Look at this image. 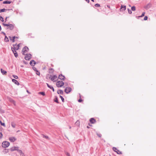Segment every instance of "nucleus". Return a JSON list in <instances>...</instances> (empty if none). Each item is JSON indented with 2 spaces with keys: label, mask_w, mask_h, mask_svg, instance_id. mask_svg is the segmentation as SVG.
Returning <instances> with one entry per match:
<instances>
[{
  "label": "nucleus",
  "mask_w": 156,
  "mask_h": 156,
  "mask_svg": "<svg viewBox=\"0 0 156 156\" xmlns=\"http://www.w3.org/2000/svg\"><path fill=\"white\" fill-rule=\"evenodd\" d=\"M97 135L99 137H101L102 136L101 134L100 133H97Z\"/></svg>",
  "instance_id": "obj_43"
},
{
  "label": "nucleus",
  "mask_w": 156,
  "mask_h": 156,
  "mask_svg": "<svg viewBox=\"0 0 156 156\" xmlns=\"http://www.w3.org/2000/svg\"><path fill=\"white\" fill-rule=\"evenodd\" d=\"M72 90V88L69 87H66L64 90V91L67 94L69 93Z\"/></svg>",
  "instance_id": "obj_5"
},
{
  "label": "nucleus",
  "mask_w": 156,
  "mask_h": 156,
  "mask_svg": "<svg viewBox=\"0 0 156 156\" xmlns=\"http://www.w3.org/2000/svg\"><path fill=\"white\" fill-rule=\"evenodd\" d=\"M12 81L16 85H19L20 84V83L18 82L15 79H12Z\"/></svg>",
  "instance_id": "obj_15"
},
{
  "label": "nucleus",
  "mask_w": 156,
  "mask_h": 156,
  "mask_svg": "<svg viewBox=\"0 0 156 156\" xmlns=\"http://www.w3.org/2000/svg\"><path fill=\"white\" fill-rule=\"evenodd\" d=\"M11 124V126H12V127L13 128H15L16 125L14 122H12Z\"/></svg>",
  "instance_id": "obj_25"
},
{
  "label": "nucleus",
  "mask_w": 156,
  "mask_h": 156,
  "mask_svg": "<svg viewBox=\"0 0 156 156\" xmlns=\"http://www.w3.org/2000/svg\"><path fill=\"white\" fill-rule=\"evenodd\" d=\"M49 88H50V89L52 90V91L54 92L55 91V90L53 88V87L51 86L49 87Z\"/></svg>",
  "instance_id": "obj_37"
},
{
  "label": "nucleus",
  "mask_w": 156,
  "mask_h": 156,
  "mask_svg": "<svg viewBox=\"0 0 156 156\" xmlns=\"http://www.w3.org/2000/svg\"><path fill=\"white\" fill-rule=\"evenodd\" d=\"M0 124L1 125H2L5 127V123L2 122L1 120H0Z\"/></svg>",
  "instance_id": "obj_29"
},
{
  "label": "nucleus",
  "mask_w": 156,
  "mask_h": 156,
  "mask_svg": "<svg viewBox=\"0 0 156 156\" xmlns=\"http://www.w3.org/2000/svg\"><path fill=\"white\" fill-rule=\"evenodd\" d=\"M25 51H22V53L23 55H26V54H25Z\"/></svg>",
  "instance_id": "obj_49"
},
{
  "label": "nucleus",
  "mask_w": 156,
  "mask_h": 156,
  "mask_svg": "<svg viewBox=\"0 0 156 156\" xmlns=\"http://www.w3.org/2000/svg\"><path fill=\"white\" fill-rule=\"evenodd\" d=\"M151 6V4L150 3H149L147 4L145 6L144 8L146 9H148L150 8Z\"/></svg>",
  "instance_id": "obj_14"
},
{
  "label": "nucleus",
  "mask_w": 156,
  "mask_h": 156,
  "mask_svg": "<svg viewBox=\"0 0 156 156\" xmlns=\"http://www.w3.org/2000/svg\"><path fill=\"white\" fill-rule=\"evenodd\" d=\"M33 62V67H34V65L36 64V62L34 60Z\"/></svg>",
  "instance_id": "obj_47"
},
{
  "label": "nucleus",
  "mask_w": 156,
  "mask_h": 156,
  "mask_svg": "<svg viewBox=\"0 0 156 156\" xmlns=\"http://www.w3.org/2000/svg\"><path fill=\"white\" fill-rule=\"evenodd\" d=\"M9 40L10 41H12V42H14L15 41V39H16V37L15 36H14L12 37L11 36H9Z\"/></svg>",
  "instance_id": "obj_11"
},
{
  "label": "nucleus",
  "mask_w": 156,
  "mask_h": 156,
  "mask_svg": "<svg viewBox=\"0 0 156 156\" xmlns=\"http://www.w3.org/2000/svg\"><path fill=\"white\" fill-rule=\"evenodd\" d=\"M59 97L60 98H61V100L63 102H64V98L61 95H59Z\"/></svg>",
  "instance_id": "obj_32"
},
{
  "label": "nucleus",
  "mask_w": 156,
  "mask_h": 156,
  "mask_svg": "<svg viewBox=\"0 0 156 156\" xmlns=\"http://www.w3.org/2000/svg\"><path fill=\"white\" fill-rule=\"evenodd\" d=\"M1 72L3 75H5L7 73V72L6 71L3 70L2 69H1Z\"/></svg>",
  "instance_id": "obj_22"
},
{
  "label": "nucleus",
  "mask_w": 156,
  "mask_h": 156,
  "mask_svg": "<svg viewBox=\"0 0 156 156\" xmlns=\"http://www.w3.org/2000/svg\"><path fill=\"white\" fill-rule=\"evenodd\" d=\"M54 102H56L57 103H59V102H58V97L57 96H55V98L54 99Z\"/></svg>",
  "instance_id": "obj_20"
},
{
  "label": "nucleus",
  "mask_w": 156,
  "mask_h": 156,
  "mask_svg": "<svg viewBox=\"0 0 156 156\" xmlns=\"http://www.w3.org/2000/svg\"><path fill=\"white\" fill-rule=\"evenodd\" d=\"M3 25L4 26L8 27L9 24H5V23H3Z\"/></svg>",
  "instance_id": "obj_44"
},
{
  "label": "nucleus",
  "mask_w": 156,
  "mask_h": 156,
  "mask_svg": "<svg viewBox=\"0 0 156 156\" xmlns=\"http://www.w3.org/2000/svg\"><path fill=\"white\" fill-rule=\"evenodd\" d=\"M131 10L133 11H135L136 10V8L135 6H133L131 7Z\"/></svg>",
  "instance_id": "obj_34"
},
{
  "label": "nucleus",
  "mask_w": 156,
  "mask_h": 156,
  "mask_svg": "<svg viewBox=\"0 0 156 156\" xmlns=\"http://www.w3.org/2000/svg\"><path fill=\"white\" fill-rule=\"evenodd\" d=\"M3 136V134L2 132H0V139L2 138Z\"/></svg>",
  "instance_id": "obj_45"
},
{
  "label": "nucleus",
  "mask_w": 156,
  "mask_h": 156,
  "mask_svg": "<svg viewBox=\"0 0 156 156\" xmlns=\"http://www.w3.org/2000/svg\"><path fill=\"white\" fill-rule=\"evenodd\" d=\"M20 66L22 67H23V65H21Z\"/></svg>",
  "instance_id": "obj_62"
},
{
  "label": "nucleus",
  "mask_w": 156,
  "mask_h": 156,
  "mask_svg": "<svg viewBox=\"0 0 156 156\" xmlns=\"http://www.w3.org/2000/svg\"><path fill=\"white\" fill-rule=\"evenodd\" d=\"M89 121L90 122L91 124H94L96 122L95 119L93 118H91L90 119Z\"/></svg>",
  "instance_id": "obj_10"
},
{
  "label": "nucleus",
  "mask_w": 156,
  "mask_h": 156,
  "mask_svg": "<svg viewBox=\"0 0 156 156\" xmlns=\"http://www.w3.org/2000/svg\"><path fill=\"white\" fill-rule=\"evenodd\" d=\"M58 78L59 79L63 80H64L65 79V76L62 75V74H61L59 75Z\"/></svg>",
  "instance_id": "obj_7"
},
{
  "label": "nucleus",
  "mask_w": 156,
  "mask_h": 156,
  "mask_svg": "<svg viewBox=\"0 0 156 156\" xmlns=\"http://www.w3.org/2000/svg\"><path fill=\"white\" fill-rule=\"evenodd\" d=\"M5 41L6 42H8L9 41L8 38L6 35L5 36Z\"/></svg>",
  "instance_id": "obj_28"
},
{
  "label": "nucleus",
  "mask_w": 156,
  "mask_h": 156,
  "mask_svg": "<svg viewBox=\"0 0 156 156\" xmlns=\"http://www.w3.org/2000/svg\"><path fill=\"white\" fill-rule=\"evenodd\" d=\"M79 94V95H80V98H81V96L80 95V94Z\"/></svg>",
  "instance_id": "obj_61"
},
{
  "label": "nucleus",
  "mask_w": 156,
  "mask_h": 156,
  "mask_svg": "<svg viewBox=\"0 0 156 156\" xmlns=\"http://www.w3.org/2000/svg\"><path fill=\"white\" fill-rule=\"evenodd\" d=\"M19 147H13L9 149L10 151H17Z\"/></svg>",
  "instance_id": "obj_8"
},
{
  "label": "nucleus",
  "mask_w": 156,
  "mask_h": 156,
  "mask_svg": "<svg viewBox=\"0 0 156 156\" xmlns=\"http://www.w3.org/2000/svg\"><path fill=\"white\" fill-rule=\"evenodd\" d=\"M76 123L77 124H79L80 123V122L78 120L76 122Z\"/></svg>",
  "instance_id": "obj_51"
},
{
  "label": "nucleus",
  "mask_w": 156,
  "mask_h": 156,
  "mask_svg": "<svg viewBox=\"0 0 156 156\" xmlns=\"http://www.w3.org/2000/svg\"><path fill=\"white\" fill-rule=\"evenodd\" d=\"M10 145V143L7 141H3L2 144V146L4 148H6L9 146Z\"/></svg>",
  "instance_id": "obj_2"
},
{
  "label": "nucleus",
  "mask_w": 156,
  "mask_h": 156,
  "mask_svg": "<svg viewBox=\"0 0 156 156\" xmlns=\"http://www.w3.org/2000/svg\"><path fill=\"white\" fill-rule=\"evenodd\" d=\"M23 63H24L25 64H27V62H26V61H23Z\"/></svg>",
  "instance_id": "obj_53"
},
{
  "label": "nucleus",
  "mask_w": 156,
  "mask_h": 156,
  "mask_svg": "<svg viewBox=\"0 0 156 156\" xmlns=\"http://www.w3.org/2000/svg\"><path fill=\"white\" fill-rule=\"evenodd\" d=\"M7 99L10 102L12 103H15V101L12 98L9 97H7Z\"/></svg>",
  "instance_id": "obj_12"
},
{
  "label": "nucleus",
  "mask_w": 156,
  "mask_h": 156,
  "mask_svg": "<svg viewBox=\"0 0 156 156\" xmlns=\"http://www.w3.org/2000/svg\"><path fill=\"white\" fill-rule=\"evenodd\" d=\"M34 61V60H32L30 62V65H31L32 66H33V62Z\"/></svg>",
  "instance_id": "obj_33"
},
{
  "label": "nucleus",
  "mask_w": 156,
  "mask_h": 156,
  "mask_svg": "<svg viewBox=\"0 0 156 156\" xmlns=\"http://www.w3.org/2000/svg\"><path fill=\"white\" fill-rule=\"evenodd\" d=\"M1 33L3 34L5 36V35H6L5 33L4 32H1Z\"/></svg>",
  "instance_id": "obj_52"
},
{
  "label": "nucleus",
  "mask_w": 156,
  "mask_h": 156,
  "mask_svg": "<svg viewBox=\"0 0 156 156\" xmlns=\"http://www.w3.org/2000/svg\"><path fill=\"white\" fill-rule=\"evenodd\" d=\"M57 93L58 94H63V92L62 90H59L57 91Z\"/></svg>",
  "instance_id": "obj_21"
},
{
  "label": "nucleus",
  "mask_w": 156,
  "mask_h": 156,
  "mask_svg": "<svg viewBox=\"0 0 156 156\" xmlns=\"http://www.w3.org/2000/svg\"><path fill=\"white\" fill-rule=\"evenodd\" d=\"M64 84V83L62 81L59 80L56 83V85L57 87H62Z\"/></svg>",
  "instance_id": "obj_1"
},
{
  "label": "nucleus",
  "mask_w": 156,
  "mask_h": 156,
  "mask_svg": "<svg viewBox=\"0 0 156 156\" xmlns=\"http://www.w3.org/2000/svg\"><path fill=\"white\" fill-rule=\"evenodd\" d=\"M87 2L89 3V0H85Z\"/></svg>",
  "instance_id": "obj_57"
},
{
  "label": "nucleus",
  "mask_w": 156,
  "mask_h": 156,
  "mask_svg": "<svg viewBox=\"0 0 156 156\" xmlns=\"http://www.w3.org/2000/svg\"><path fill=\"white\" fill-rule=\"evenodd\" d=\"M94 5L96 7H99L100 6V5L98 3L95 4Z\"/></svg>",
  "instance_id": "obj_36"
},
{
  "label": "nucleus",
  "mask_w": 156,
  "mask_h": 156,
  "mask_svg": "<svg viewBox=\"0 0 156 156\" xmlns=\"http://www.w3.org/2000/svg\"><path fill=\"white\" fill-rule=\"evenodd\" d=\"M13 76L15 79H17L18 78V76L16 75H13Z\"/></svg>",
  "instance_id": "obj_40"
},
{
  "label": "nucleus",
  "mask_w": 156,
  "mask_h": 156,
  "mask_svg": "<svg viewBox=\"0 0 156 156\" xmlns=\"http://www.w3.org/2000/svg\"><path fill=\"white\" fill-rule=\"evenodd\" d=\"M20 156H25L24 155V154L23 153L21 155H20Z\"/></svg>",
  "instance_id": "obj_56"
},
{
  "label": "nucleus",
  "mask_w": 156,
  "mask_h": 156,
  "mask_svg": "<svg viewBox=\"0 0 156 156\" xmlns=\"http://www.w3.org/2000/svg\"><path fill=\"white\" fill-rule=\"evenodd\" d=\"M126 5H122L120 9V11H124L126 9Z\"/></svg>",
  "instance_id": "obj_9"
},
{
  "label": "nucleus",
  "mask_w": 156,
  "mask_h": 156,
  "mask_svg": "<svg viewBox=\"0 0 156 156\" xmlns=\"http://www.w3.org/2000/svg\"><path fill=\"white\" fill-rule=\"evenodd\" d=\"M39 94H41V95H42L43 96H44L45 95V92H40L39 93Z\"/></svg>",
  "instance_id": "obj_31"
},
{
  "label": "nucleus",
  "mask_w": 156,
  "mask_h": 156,
  "mask_svg": "<svg viewBox=\"0 0 156 156\" xmlns=\"http://www.w3.org/2000/svg\"><path fill=\"white\" fill-rule=\"evenodd\" d=\"M10 10L9 9H0V13L1 12H3L5 11L6 10Z\"/></svg>",
  "instance_id": "obj_26"
},
{
  "label": "nucleus",
  "mask_w": 156,
  "mask_h": 156,
  "mask_svg": "<svg viewBox=\"0 0 156 156\" xmlns=\"http://www.w3.org/2000/svg\"><path fill=\"white\" fill-rule=\"evenodd\" d=\"M13 53L14 54V56L15 57L17 58L18 57V55L16 50H14L13 49H11Z\"/></svg>",
  "instance_id": "obj_16"
},
{
  "label": "nucleus",
  "mask_w": 156,
  "mask_h": 156,
  "mask_svg": "<svg viewBox=\"0 0 156 156\" xmlns=\"http://www.w3.org/2000/svg\"><path fill=\"white\" fill-rule=\"evenodd\" d=\"M32 69L36 72V74L38 76L40 75V72L37 69V68L35 67H32Z\"/></svg>",
  "instance_id": "obj_6"
},
{
  "label": "nucleus",
  "mask_w": 156,
  "mask_h": 156,
  "mask_svg": "<svg viewBox=\"0 0 156 156\" xmlns=\"http://www.w3.org/2000/svg\"><path fill=\"white\" fill-rule=\"evenodd\" d=\"M32 58V55L30 54H27L24 57V58L27 60H29Z\"/></svg>",
  "instance_id": "obj_3"
},
{
  "label": "nucleus",
  "mask_w": 156,
  "mask_h": 156,
  "mask_svg": "<svg viewBox=\"0 0 156 156\" xmlns=\"http://www.w3.org/2000/svg\"><path fill=\"white\" fill-rule=\"evenodd\" d=\"M57 76L56 75H53V76H52V77L51 78V80L52 81H53L54 82L55 81H54V79H55L56 78H57Z\"/></svg>",
  "instance_id": "obj_23"
},
{
  "label": "nucleus",
  "mask_w": 156,
  "mask_h": 156,
  "mask_svg": "<svg viewBox=\"0 0 156 156\" xmlns=\"http://www.w3.org/2000/svg\"><path fill=\"white\" fill-rule=\"evenodd\" d=\"M49 70H53V72L54 71V69L53 68H51L49 69Z\"/></svg>",
  "instance_id": "obj_54"
},
{
  "label": "nucleus",
  "mask_w": 156,
  "mask_h": 156,
  "mask_svg": "<svg viewBox=\"0 0 156 156\" xmlns=\"http://www.w3.org/2000/svg\"><path fill=\"white\" fill-rule=\"evenodd\" d=\"M87 128H89V127L88 126H87Z\"/></svg>",
  "instance_id": "obj_63"
},
{
  "label": "nucleus",
  "mask_w": 156,
  "mask_h": 156,
  "mask_svg": "<svg viewBox=\"0 0 156 156\" xmlns=\"http://www.w3.org/2000/svg\"><path fill=\"white\" fill-rule=\"evenodd\" d=\"M9 17H6L5 18V21H6V20L8 18H9Z\"/></svg>",
  "instance_id": "obj_58"
},
{
  "label": "nucleus",
  "mask_w": 156,
  "mask_h": 156,
  "mask_svg": "<svg viewBox=\"0 0 156 156\" xmlns=\"http://www.w3.org/2000/svg\"><path fill=\"white\" fill-rule=\"evenodd\" d=\"M65 154H66L67 156H70V154L68 152H66Z\"/></svg>",
  "instance_id": "obj_42"
},
{
  "label": "nucleus",
  "mask_w": 156,
  "mask_h": 156,
  "mask_svg": "<svg viewBox=\"0 0 156 156\" xmlns=\"http://www.w3.org/2000/svg\"><path fill=\"white\" fill-rule=\"evenodd\" d=\"M15 37H16V38L17 39H18L19 38V37H16L15 36Z\"/></svg>",
  "instance_id": "obj_60"
},
{
  "label": "nucleus",
  "mask_w": 156,
  "mask_h": 156,
  "mask_svg": "<svg viewBox=\"0 0 156 156\" xmlns=\"http://www.w3.org/2000/svg\"><path fill=\"white\" fill-rule=\"evenodd\" d=\"M9 140L11 142H14L16 140V139L14 137H11L9 138Z\"/></svg>",
  "instance_id": "obj_13"
},
{
  "label": "nucleus",
  "mask_w": 156,
  "mask_h": 156,
  "mask_svg": "<svg viewBox=\"0 0 156 156\" xmlns=\"http://www.w3.org/2000/svg\"><path fill=\"white\" fill-rule=\"evenodd\" d=\"M91 1H92L93 2H94V0H91Z\"/></svg>",
  "instance_id": "obj_64"
},
{
  "label": "nucleus",
  "mask_w": 156,
  "mask_h": 156,
  "mask_svg": "<svg viewBox=\"0 0 156 156\" xmlns=\"http://www.w3.org/2000/svg\"><path fill=\"white\" fill-rule=\"evenodd\" d=\"M83 101V100L81 99V98H80L78 100V101L79 102H81Z\"/></svg>",
  "instance_id": "obj_46"
},
{
  "label": "nucleus",
  "mask_w": 156,
  "mask_h": 156,
  "mask_svg": "<svg viewBox=\"0 0 156 156\" xmlns=\"http://www.w3.org/2000/svg\"><path fill=\"white\" fill-rule=\"evenodd\" d=\"M30 34H29V37H32L31 36L30 37Z\"/></svg>",
  "instance_id": "obj_59"
},
{
  "label": "nucleus",
  "mask_w": 156,
  "mask_h": 156,
  "mask_svg": "<svg viewBox=\"0 0 156 156\" xmlns=\"http://www.w3.org/2000/svg\"><path fill=\"white\" fill-rule=\"evenodd\" d=\"M147 18H148V17L147 16H145L144 17V20H147Z\"/></svg>",
  "instance_id": "obj_48"
},
{
  "label": "nucleus",
  "mask_w": 156,
  "mask_h": 156,
  "mask_svg": "<svg viewBox=\"0 0 156 156\" xmlns=\"http://www.w3.org/2000/svg\"><path fill=\"white\" fill-rule=\"evenodd\" d=\"M11 3V1H4L3 3L4 4H10Z\"/></svg>",
  "instance_id": "obj_24"
},
{
  "label": "nucleus",
  "mask_w": 156,
  "mask_h": 156,
  "mask_svg": "<svg viewBox=\"0 0 156 156\" xmlns=\"http://www.w3.org/2000/svg\"><path fill=\"white\" fill-rule=\"evenodd\" d=\"M112 150L116 152L118 154H122V153L121 151H119L115 147H113L112 148Z\"/></svg>",
  "instance_id": "obj_4"
},
{
  "label": "nucleus",
  "mask_w": 156,
  "mask_h": 156,
  "mask_svg": "<svg viewBox=\"0 0 156 156\" xmlns=\"http://www.w3.org/2000/svg\"><path fill=\"white\" fill-rule=\"evenodd\" d=\"M10 150L9 149H5L4 151L5 153H7L9 152V151Z\"/></svg>",
  "instance_id": "obj_35"
},
{
  "label": "nucleus",
  "mask_w": 156,
  "mask_h": 156,
  "mask_svg": "<svg viewBox=\"0 0 156 156\" xmlns=\"http://www.w3.org/2000/svg\"><path fill=\"white\" fill-rule=\"evenodd\" d=\"M8 27V29L9 28V29H13L14 28V26L13 24H9Z\"/></svg>",
  "instance_id": "obj_19"
},
{
  "label": "nucleus",
  "mask_w": 156,
  "mask_h": 156,
  "mask_svg": "<svg viewBox=\"0 0 156 156\" xmlns=\"http://www.w3.org/2000/svg\"><path fill=\"white\" fill-rule=\"evenodd\" d=\"M20 43L18 44L17 45V47L16 48H13V47L11 48V49H13L14 50H17L19 48V47H20Z\"/></svg>",
  "instance_id": "obj_17"
},
{
  "label": "nucleus",
  "mask_w": 156,
  "mask_h": 156,
  "mask_svg": "<svg viewBox=\"0 0 156 156\" xmlns=\"http://www.w3.org/2000/svg\"><path fill=\"white\" fill-rule=\"evenodd\" d=\"M128 10V13L130 14H131L132 13V12L131 11V10L130 9H127Z\"/></svg>",
  "instance_id": "obj_38"
},
{
  "label": "nucleus",
  "mask_w": 156,
  "mask_h": 156,
  "mask_svg": "<svg viewBox=\"0 0 156 156\" xmlns=\"http://www.w3.org/2000/svg\"><path fill=\"white\" fill-rule=\"evenodd\" d=\"M29 50V48L27 46H25L22 49V51H25V52H27V50Z\"/></svg>",
  "instance_id": "obj_18"
},
{
  "label": "nucleus",
  "mask_w": 156,
  "mask_h": 156,
  "mask_svg": "<svg viewBox=\"0 0 156 156\" xmlns=\"http://www.w3.org/2000/svg\"><path fill=\"white\" fill-rule=\"evenodd\" d=\"M145 14V12H143L141 15V16H139V17H142L143 16H144Z\"/></svg>",
  "instance_id": "obj_41"
},
{
  "label": "nucleus",
  "mask_w": 156,
  "mask_h": 156,
  "mask_svg": "<svg viewBox=\"0 0 156 156\" xmlns=\"http://www.w3.org/2000/svg\"><path fill=\"white\" fill-rule=\"evenodd\" d=\"M42 136L44 138L48 140L50 139L47 136H45L44 134H42Z\"/></svg>",
  "instance_id": "obj_27"
},
{
  "label": "nucleus",
  "mask_w": 156,
  "mask_h": 156,
  "mask_svg": "<svg viewBox=\"0 0 156 156\" xmlns=\"http://www.w3.org/2000/svg\"><path fill=\"white\" fill-rule=\"evenodd\" d=\"M0 20L2 22L4 21V20L3 17L0 15Z\"/></svg>",
  "instance_id": "obj_39"
},
{
  "label": "nucleus",
  "mask_w": 156,
  "mask_h": 156,
  "mask_svg": "<svg viewBox=\"0 0 156 156\" xmlns=\"http://www.w3.org/2000/svg\"><path fill=\"white\" fill-rule=\"evenodd\" d=\"M17 151L20 153V155H21L23 153V152L22 150H19V148L18 149V150H17Z\"/></svg>",
  "instance_id": "obj_30"
},
{
  "label": "nucleus",
  "mask_w": 156,
  "mask_h": 156,
  "mask_svg": "<svg viewBox=\"0 0 156 156\" xmlns=\"http://www.w3.org/2000/svg\"><path fill=\"white\" fill-rule=\"evenodd\" d=\"M16 45V44H13L12 46H13V48H16L15 46Z\"/></svg>",
  "instance_id": "obj_55"
},
{
  "label": "nucleus",
  "mask_w": 156,
  "mask_h": 156,
  "mask_svg": "<svg viewBox=\"0 0 156 156\" xmlns=\"http://www.w3.org/2000/svg\"><path fill=\"white\" fill-rule=\"evenodd\" d=\"M47 86L49 88L51 85H49L48 83H46Z\"/></svg>",
  "instance_id": "obj_50"
}]
</instances>
